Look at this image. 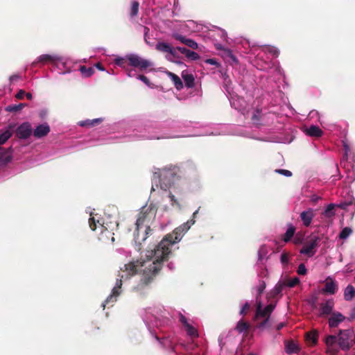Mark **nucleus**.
I'll list each match as a JSON object with an SVG mask.
<instances>
[{
    "mask_svg": "<svg viewBox=\"0 0 355 355\" xmlns=\"http://www.w3.org/2000/svg\"><path fill=\"white\" fill-rule=\"evenodd\" d=\"M343 148L345 150V157L348 159V153L350 152V148L346 141H343Z\"/></svg>",
    "mask_w": 355,
    "mask_h": 355,
    "instance_id": "54",
    "label": "nucleus"
},
{
    "mask_svg": "<svg viewBox=\"0 0 355 355\" xmlns=\"http://www.w3.org/2000/svg\"><path fill=\"white\" fill-rule=\"evenodd\" d=\"M227 33L224 31H221V37L225 40L227 39Z\"/></svg>",
    "mask_w": 355,
    "mask_h": 355,
    "instance_id": "62",
    "label": "nucleus"
},
{
    "mask_svg": "<svg viewBox=\"0 0 355 355\" xmlns=\"http://www.w3.org/2000/svg\"><path fill=\"white\" fill-rule=\"evenodd\" d=\"M12 135V132L7 129L0 131V144H4Z\"/></svg>",
    "mask_w": 355,
    "mask_h": 355,
    "instance_id": "31",
    "label": "nucleus"
},
{
    "mask_svg": "<svg viewBox=\"0 0 355 355\" xmlns=\"http://www.w3.org/2000/svg\"><path fill=\"white\" fill-rule=\"evenodd\" d=\"M205 63L209 64H211V65H215L216 67H219L220 66V64L217 62V60L216 59H214V58L207 59L205 60Z\"/></svg>",
    "mask_w": 355,
    "mask_h": 355,
    "instance_id": "55",
    "label": "nucleus"
},
{
    "mask_svg": "<svg viewBox=\"0 0 355 355\" xmlns=\"http://www.w3.org/2000/svg\"><path fill=\"white\" fill-rule=\"evenodd\" d=\"M344 296L346 300H351L355 296V288L351 285L347 286Z\"/></svg>",
    "mask_w": 355,
    "mask_h": 355,
    "instance_id": "29",
    "label": "nucleus"
},
{
    "mask_svg": "<svg viewBox=\"0 0 355 355\" xmlns=\"http://www.w3.org/2000/svg\"><path fill=\"white\" fill-rule=\"evenodd\" d=\"M223 56L227 58H230L234 63H237L238 60L236 56L233 54L232 50L228 48L224 49L223 51Z\"/></svg>",
    "mask_w": 355,
    "mask_h": 355,
    "instance_id": "32",
    "label": "nucleus"
},
{
    "mask_svg": "<svg viewBox=\"0 0 355 355\" xmlns=\"http://www.w3.org/2000/svg\"><path fill=\"white\" fill-rule=\"evenodd\" d=\"M155 48L159 51L166 53L165 57L167 60L179 64H182L177 49L172 46L171 44L166 42H158Z\"/></svg>",
    "mask_w": 355,
    "mask_h": 355,
    "instance_id": "6",
    "label": "nucleus"
},
{
    "mask_svg": "<svg viewBox=\"0 0 355 355\" xmlns=\"http://www.w3.org/2000/svg\"><path fill=\"white\" fill-rule=\"evenodd\" d=\"M185 44L193 49H197L198 48V43L191 39H187Z\"/></svg>",
    "mask_w": 355,
    "mask_h": 355,
    "instance_id": "44",
    "label": "nucleus"
},
{
    "mask_svg": "<svg viewBox=\"0 0 355 355\" xmlns=\"http://www.w3.org/2000/svg\"><path fill=\"white\" fill-rule=\"evenodd\" d=\"M225 127L223 125H216L213 128H205L202 131H200L198 132L194 133V134H189L186 135H173V134H169L166 133L164 136H156V135H146V133H143L140 135H137V133L132 135L133 137L137 138H145V139H164V138H175V137H188V136H204V135H220L222 134H225V131L223 129ZM130 136H132V135H130Z\"/></svg>",
    "mask_w": 355,
    "mask_h": 355,
    "instance_id": "3",
    "label": "nucleus"
},
{
    "mask_svg": "<svg viewBox=\"0 0 355 355\" xmlns=\"http://www.w3.org/2000/svg\"><path fill=\"white\" fill-rule=\"evenodd\" d=\"M268 248L265 245H262L260 247L259 251H258V258L259 260H262L268 254Z\"/></svg>",
    "mask_w": 355,
    "mask_h": 355,
    "instance_id": "37",
    "label": "nucleus"
},
{
    "mask_svg": "<svg viewBox=\"0 0 355 355\" xmlns=\"http://www.w3.org/2000/svg\"><path fill=\"white\" fill-rule=\"evenodd\" d=\"M345 320V317L338 312L333 313L329 319V325L330 327L334 328L338 326Z\"/></svg>",
    "mask_w": 355,
    "mask_h": 355,
    "instance_id": "20",
    "label": "nucleus"
},
{
    "mask_svg": "<svg viewBox=\"0 0 355 355\" xmlns=\"http://www.w3.org/2000/svg\"><path fill=\"white\" fill-rule=\"evenodd\" d=\"M295 232V228L292 225H290L288 227V229L284 236V241L285 242H288L291 238L294 236Z\"/></svg>",
    "mask_w": 355,
    "mask_h": 355,
    "instance_id": "30",
    "label": "nucleus"
},
{
    "mask_svg": "<svg viewBox=\"0 0 355 355\" xmlns=\"http://www.w3.org/2000/svg\"><path fill=\"white\" fill-rule=\"evenodd\" d=\"M12 158V150L10 148L0 147V166L8 163Z\"/></svg>",
    "mask_w": 355,
    "mask_h": 355,
    "instance_id": "18",
    "label": "nucleus"
},
{
    "mask_svg": "<svg viewBox=\"0 0 355 355\" xmlns=\"http://www.w3.org/2000/svg\"><path fill=\"white\" fill-rule=\"evenodd\" d=\"M25 96V92L22 89H20L17 94L15 95V97L18 99H22L24 96Z\"/></svg>",
    "mask_w": 355,
    "mask_h": 355,
    "instance_id": "56",
    "label": "nucleus"
},
{
    "mask_svg": "<svg viewBox=\"0 0 355 355\" xmlns=\"http://www.w3.org/2000/svg\"><path fill=\"white\" fill-rule=\"evenodd\" d=\"M182 77L187 87L191 88L194 86V77L191 73H189L187 71H183Z\"/></svg>",
    "mask_w": 355,
    "mask_h": 355,
    "instance_id": "25",
    "label": "nucleus"
},
{
    "mask_svg": "<svg viewBox=\"0 0 355 355\" xmlns=\"http://www.w3.org/2000/svg\"><path fill=\"white\" fill-rule=\"evenodd\" d=\"M319 241L320 239L318 236H312L309 241L304 243L300 252L301 254H306L309 257H313L315 253V248L318 245Z\"/></svg>",
    "mask_w": 355,
    "mask_h": 355,
    "instance_id": "10",
    "label": "nucleus"
},
{
    "mask_svg": "<svg viewBox=\"0 0 355 355\" xmlns=\"http://www.w3.org/2000/svg\"><path fill=\"white\" fill-rule=\"evenodd\" d=\"M334 307V302L333 300H328L320 304V315H327L331 313Z\"/></svg>",
    "mask_w": 355,
    "mask_h": 355,
    "instance_id": "17",
    "label": "nucleus"
},
{
    "mask_svg": "<svg viewBox=\"0 0 355 355\" xmlns=\"http://www.w3.org/2000/svg\"><path fill=\"white\" fill-rule=\"evenodd\" d=\"M302 242V236L301 235H296L294 239V243L295 244L301 243Z\"/></svg>",
    "mask_w": 355,
    "mask_h": 355,
    "instance_id": "59",
    "label": "nucleus"
},
{
    "mask_svg": "<svg viewBox=\"0 0 355 355\" xmlns=\"http://www.w3.org/2000/svg\"><path fill=\"white\" fill-rule=\"evenodd\" d=\"M265 288V283L263 282H259V284L257 288L258 295H260L264 291Z\"/></svg>",
    "mask_w": 355,
    "mask_h": 355,
    "instance_id": "53",
    "label": "nucleus"
},
{
    "mask_svg": "<svg viewBox=\"0 0 355 355\" xmlns=\"http://www.w3.org/2000/svg\"><path fill=\"white\" fill-rule=\"evenodd\" d=\"M256 303H257V310L255 314V319H259V318H266L265 320L261 322L257 327L259 329L264 328L269 322V317L271 313L275 309V305L272 304H270L267 305L266 307L263 308L262 303L259 299L258 297H256Z\"/></svg>",
    "mask_w": 355,
    "mask_h": 355,
    "instance_id": "4",
    "label": "nucleus"
},
{
    "mask_svg": "<svg viewBox=\"0 0 355 355\" xmlns=\"http://www.w3.org/2000/svg\"><path fill=\"white\" fill-rule=\"evenodd\" d=\"M180 321L184 325L187 334L191 337H198V333L195 327L190 324L187 318L182 313L180 314Z\"/></svg>",
    "mask_w": 355,
    "mask_h": 355,
    "instance_id": "13",
    "label": "nucleus"
},
{
    "mask_svg": "<svg viewBox=\"0 0 355 355\" xmlns=\"http://www.w3.org/2000/svg\"><path fill=\"white\" fill-rule=\"evenodd\" d=\"M50 131V128L46 123L38 125L34 130L33 135L37 138H41L46 135Z\"/></svg>",
    "mask_w": 355,
    "mask_h": 355,
    "instance_id": "22",
    "label": "nucleus"
},
{
    "mask_svg": "<svg viewBox=\"0 0 355 355\" xmlns=\"http://www.w3.org/2000/svg\"><path fill=\"white\" fill-rule=\"evenodd\" d=\"M37 63L45 64L47 63H52L59 68V64H62L64 67L67 63V59L55 54H43L40 55L34 62H32V66H35Z\"/></svg>",
    "mask_w": 355,
    "mask_h": 355,
    "instance_id": "7",
    "label": "nucleus"
},
{
    "mask_svg": "<svg viewBox=\"0 0 355 355\" xmlns=\"http://www.w3.org/2000/svg\"><path fill=\"white\" fill-rule=\"evenodd\" d=\"M260 50L264 53H268L274 57H277L279 53V50L276 47L272 46H263Z\"/></svg>",
    "mask_w": 355,
    "mask_h": 355,
    "instance_id": "28",
    "label": "nucleus"
},
{
    "mask_svg": "<svg viewBox=\"0 0 355 355\" xmlns=\"http://www.w3.org/2000/svg\"><path fill=\"white\" fill-rule=\"evenodd\" d=\"M19 78V76H17V75H13V76H11L10 77V81H14V80H17Z\"/></svg>",
    "mask_w": 355,
    "mask_h": 355,
    "instance_id": "64",
    "label": "nucleus"
},
{
    "mask_svg": "<svg viewBox=\"0 0 355 355\" xmlns=\"http://www.w3.org/2000/svg\"><path fill=\"white\" fill-rule=\"evenodd\" d=\"M299 283H300L299 278L295 277L293 279L288 280L286 283V286L290 288H292V287H294L295 286H296L297 284H298Z\"/></svg>",
    "mask_w": 355,
    "mask_h": 355,
    "instance_id": "43",
    "label": "nucleus"
},
{
    "mask_svg": "<svg viewBox=\"0 0 355 355\" xmlns=\"http://www.w3.org/2000/svg\"><path fill=\"white\" fill-rule=\"evenodd\" d=\"M304 132L306 135L313 137H320L323 135V131L318 126L314 125L305 128Z\"/></svg>",
    "mask_w": 355,
    "mask_h": 355,
    "instance_id": "21",
    "label": "nucleus"
},
{
    "mask_svg": "<svg viewBox=\"0 0 355 355\" xmlns=\"http://www.w3.org/2000/svg\"><path fill=\"white\" fill-rule=\"evenodd\" d=\"M352 205V202H350L349 203H347V202H342V203H340V204L338 205L337 206H338V207H340V208H342V209H347V207H348L349 205Z\"/></svg>",
    "mask_w": 355,
    "mask_h": 355,
    "instance_id": "58",
    "label": "nucleus"
},
{
    "mask_svg": "<svg viewBox=\"0 0 355 355\" xmlns=\"http://www.w3.org/2000/svg\"><path fill=\"white\" fill-rule=\"evenodd\" d=\"M164 200L168 202L172 207H177L179 209H182L180 200L171 191L166 193Z\"/></svg>",
    "mask_w": 355,
    "mask_h": 355,
    "instance_id": "23",
    "label": "nucleus"
},
{
    "mask_svg": "<svg viewBox=\"0 0 355 355\" xmlns=\"http://www.w3.org/2000/svg\"><path fill=\"white\" fill-rule=\"evenodd\" d=\"M167 76L171 78V80L173 81L175 88L178 90H180L183 87V83L180 77L175 73L166 71Z\"/></svg>",
    "mask_w": 355,
    "mask_h": 355,
    "instance_id": "24",
    "label": "nucleus"
},
{
    "mask_svg": "<svg viewBox=\"0 0 355 355\" xmlns=\"http://www.w3.org/2000/svg\"><path fill=\"white\" fill-rule=\"evenodd\" d=\"M355 339L354 331L352 329L340 330L338 340L340 349L347 351L353 345Z\"/></svg>",
    "mask_w": 355,
    "mask_h": 355,
    "instance_id": "8",
    "label": "nucleus"
},
{
    "mask_svg": "<svg viewBox=\"0 0 355 355\" xmlns=\"http://www.w3.org/2000/svg\"><path fill=\"white\" fill-rule=\"evenodd\" d=\"M16 133L21 139L28 138L32 133L31 124L28 122L23 123L17 128Z\"/></svg>",
    "mask_w": 355,
    "mask_h": 355,
    "instance_id": "14",
    "label": "nucleus"
},
{
    "mask_svg": "<svg viewBox=\"0 0 355 355\" xmlns=\"http://www.w3.org/2000/svg\"><path fill=\"white\" fill-rule=\"evenodd\" d=\"M195 223L193 218L184 223L174 230L173 234H167L156 246L154 250L148 251L144 257H141L137 261H131L125 263L120 268L116 285L112 288V293L107 297L103 304V308L106 304L116 301L117 297L120 295L121 287L123 282L130 279L133 275L139 273L141 275V283L143 285L150 284L153 278L157 275L162 267L163 262L167 259L171 253V247L180 242L183 235Z\"/></svg>",
    "mask_w": 355,
    "mask_h": 355,
    "instance_id": "1",
    "label": "nucleus"
},
{
    "mask_svg": "<svg viewBox=\"0 0 355 355\" xmlns=\"http://www.w3.org/2000/svg\"><path fill=\"white\" fill-rule=\"evenodd\" d=\"M306 338L309 340L311 341L313 344H315L317 342V334L315 333L307 334Z\"/></svg>",
    "mask_w": 355,
    "mask_h": 355,
    "instance_id": "48",
    "label": "nucleus"
},
{
    "mask_svg": "<svg viewBox=\"0 0 355 355\" xmlns=\"http://www.w3.org/2000/svg\"><path fill=\"white\" fill-rule=\"evenodd\" d=\"M26 105L24 103H19L17 105H10L6 107V110L8 112H17L21 110Z\"/></svg>",
    "mask_w": 355,
    "mask_h": 355,
    "instance_id": "35",
    "label": "nucleus"
},
{
    "mask_svg": "<svg viewBox=\"0 0 355 355\" xmlns=\"http://www.w3.org/2000/svg\"><path fill=\"white\" fill-rule=\"evenodd\" d=\"M318 112L317 111L313 110V111L310 112L309 116L313 117L314 116L318 115Z\"/></svg>",
    "mask_w": 355,
    "mask_h": 355,
    "instance_id": "63",
    "label": "nucleus"
},
{
    "mask_svg": "<svg viewBox=\"0 0 355 355\" xmlns=\"http://www.w3.org/2000/svg\"><path fill=\"white\" fill-rule=\"evenodd\" d=\"M250 309V304L248 302H245L243 306L241 307V309L240 311V314L241 315H245L246 313V312L248 311V309Z\"/></svg>",
    "mask_w": 355,
    "mask_h": 355,
    "instance_id": "52",
    "label": "nucleus"
},
{
    "mask_svg": "<svg viewBox=\"0 0 355 355\" xmlns=\"http://www.w3.org/2000/svg\"><path fill=\"white\" fill-rule=\"evenodd\" d=\"M352 230L350 227H346L342 230L339 234V238L343 240L347 239L352 234Z\"/></svg>",
    "mask_w": 355,
    "mask_h": 355,
    "instance_id": "33",
    "label": "nucleus"
},
{
    "mask_svg": "<svg viewBox=\"0 0 355 355\" xmlns=\"http://www.w3.org/2000/svg\"><path fill=\"white\" fill-rule=\"evenodd\" d=\"M80 72L82 73V74L85 76V77H89L91 76L93 73H94V70L92 68L89 67V68H87L85 66H81L80 67Z\"/></svg>",
    "mask_w": 355,
    "mask_h": 355,
    "instance_id": "36",
    "label": "nucleus"
},
{
    "mask_svg": "<svg viewBox=\"0 0 355 355\" xmlns=\"http://www.w3.org/2000/svg\"><path fill=\"white\" fill-rule=\"evenodd\" d=\"M261 111L259 110H254L253 115L252 116V120L253 121V123L255 124H258V121L259 120V118L261 117Z\"/></svg>",
    "mask_w": 355,
    "mask_h": 355,
    "instance_id": "41",
    "label": "nucleus"
},
{
    "mask_svg": "<svg viewBox=\"0 0 355 355\" xmlns=\"http://www.w3.org/2000/svg\"><path fill=\"white\" fill-rule=\"evenodd\" d=\"M227 92L228 93L230 102L232 106L234 107L236 110H241L243 107V103H244L243 99L239 97L237 95L232 94L227 89Z\"/></svg>",
    "mask_w": 355,
    "mask_h": 355,
    "instance_id": "19",
    "label": "nucleus"
},
{
    "mask_svg": "<svg viewBox=\"0 0 355 355\" xmlns=\"http://www.w3.org/2000/svg\"><path fill=\"white\" fill-rule=\"evenodd\" d=\"M115 64L125 69V58L122 57H117L115 58Z\"/></svg>",
    "mask_w": 355,
    "mask_h": 355,
    "instance_id": "42",
    "label": "nucleus"
},
{
    "mask_svg": "<svg viewBox=\"0 0 355 355\" xmlns=\"http://www.w3.org/2000/svg\"><path fill=\"white\" fill-rule=\"evenodd\" d=\"M189 59H191V60H197L200 58V55L195 51L188 50L187 52V54L185 55Z\"/></svg>",
    "mask_w": 355,
    "mask_h": 355,
    "instance_id": "40",
    "label": "nucleus"
},
{
    "mask_svg": "<svg viewBox=\"0 0 355 355\" xmlns=\"http://www.w3.org/2000/svg\"><path fill=\"white\" fill-rule=\"evenodd\" d=\"M144 322H145L150 333L154 336L157 340H159L155 328L159 329L162 326L163 322L161 321L157 316L153 313V311L149 309L146 311V313L143 316Z\"/></svg>",
    "mask_w": 355,
    "mask_h": 355,
    "instance_id": "5",
    "label": "nucleus"
},
{
    "mask_svg": "<svg viewBox=\"0 0 355 355\" xmlns=\"http://www.w3.org/2000/svg\"><path fill=\"white\" fill-rule=\"evenodd\" d=\"M139 3L137 1H133L132 3L131 9H130V16L135 17L138 14L139 12Z\"/></svg>",
    "mask_w": 355,
    "mask_h": 355,
    "instance_id": "38",
    "label": "nucleus"
},
{
    "mask_svg": "<svg viewBox=\"0 0 355 355\" xmlns=\"http://www.w3.org/2000/svg\"><path fill=\"white\" fill-rule=\"evenodd\" d=\"M154 176L153 179H158L160 181H162L164 179H166L168 178H170L174 175V172L168 170L166 168H155V171L153 172Z\"/></svg>",
    "mask_w": 355,
    "mask_h": 355,
    "instance_id": "15",
    "label": "nucleus"
},
{
    "mask_svg": "<svg viewBox=\"0 0 355 355\" xmlns=\"http://www.w3.org/2000/svg\"><path fill=\"white\" fill-rule=\"evenodd\" d=\"M297 272L300 275H306L307 270H306L305 265L304 263H300L298 266Z\"/></svg>",
    "mask_w": 355,
    "mask_h": 355,
    "instance_id": "45",
    "label": "nucleus"
},
{
    "mask_svg": "<svg viewBox=\"0 0 355 355\" xmlns=\"http://www.w3.org/2000/svg\"><path fill=\"white\" fill-rule=\"evenodd\" d=\"M90 216L91 217L89 219V225L92 230H94L98 227H100L101 229L105 228V230H107V228H112V227L107 223L102 222L97 214L94 215L92 213H90Z\"/></svg>",
    "mask_w": 355,
    "mask_h": 355,
    "instance_id": "12",
    "label": "nucleus"
},
{
    "mask_svg": "<svg viewBox=\"0 0 355 355\" xmlns=\"http://www.w3.org/2000/svg\"><path fill=\"white\" fill-rule=\"evenodd\" d=\"M275 171L286 177H291L292 175L291 171L286 169H276Z\"/></svg>",
    "mask_w": 355,
    "mask_h": 355,
    "instance_id": "46",
    "label": "nucleus"
},
{
    "mask_svg": "<svg viewBox=\"0 0 355 355\" xmlns=\"http://www.w3.org/2000/svg\"><path fill=\"white\" fill-rule=\"evenodd\" d=\"M315 216L314 210L313 209H307L305 211H303L300 214V218L302 221V223L304 226L309 227Z\"/></svg>",
    "mask_w": 355,
    "mask_h": 355,
    "instance_id": "16",
    "label": "nucleus"
},
{
    "mask_svg": "<svg viewBox=\"0 0 355 355\" xmlns=\"http://www.w3.org/2000/svg\"><path fill=\"white\" fill-rule=\"evenodd\" d=\"M125 58L129 61L132 67L139 68V69H146L153 65L152 62L148 60L144 59L137 54L130 53L126 55Z\"/></svg>",
    "mask_w": 355,
    "mask_h": 355,
    "instance_id": "9",
    "label": "nucleus"
},
{
    "mask_svg": "<svg viewBox=\"0 0 355 355\" xmlns=\"http://www.w3.org/2000/svg\"><path fill=\"white\" fill-rule=\"evenodd\" d=\"M297 346L294 343H290L286 345V352L288 353H293L297 351Z\"/></svg>",
    "mask_w": 355,
    "mask_h": 355,
    "instance_id": "47",
    "label": "nucleus"
},
{
    "mask_svg": "<svg viewBox=\"0 0 355 355\" xmlns=\"http://www.w3.org/2000/svg\"><path fill=\"white\" fill-rule=\"evenodd\" d=\"M326 345V353L329 355H336L339 352L338 337L330 335L326 337L324 340Z\"/></svg>",
    "mask_w": 355,
    "mask_h": 355,
    "instance_id": "11",
    "label": "nucleus"
},
{
    "mask_svg": "<svg viewBox=\"0 0 355 355\" xmlns=\"http://www.w3.org/2000/svg\"><path fill=\"white\" fill-rule=\"evenodd\" d=\"M102 121H103L102 118H97V119H92V120L87 119V120H84V121H81L78 122V125L82 127H84V126L92 127L97 124H99Z\"/></svg>",
    "mask_w": 355,
    "mask_h": 355,
    "instance_id": "26",
    "label": "nucleus"
},
{
    "mask_svg": "<svg viewBox=\"0 0 355 355\" xmlns=\"http://www.w3.org/2000/svg\"><path fill=\"white\" fill-rule=\"evenodd\" d=\"M349 319L353 320L355 319V306L352 309L351 313L349 315Z\"/></svg>",
    "mask_w": 355,
    "mask_h": 355,
    "instance_id": "61",
    "label": "nucleus"
},
{
    "mask_svg": "<svg viewBox=\"0 0 355 355\" xmlns=\"http://www.w3.org/2000/svg\"><path fill=\"white\" fill-rule=\"evenodd\" d=\"M137 79H139L141 81H142L148 87H151V84H150L149 80L145 76H144V75H139L137 76Z\"/></svg>",
    "mask_w": 355,
    "mask_h": 355,
    "instance_id": "49",
    "label": "nucleus"
},
{
    "mask_svg": "<svg viewBox=\"0 0 355 355\" xmlns=\"http://www.w3.org/2000/svg\"><path fill=\"white\" fill-rule=\"evenodd\" d=\"M215 47H216V49L217 50H220V51H224V49H226L222 44H220L219 43L215 44Z\"/></svg>",
    "mask_w": 355,
    "mask_h": 355,
    "instance_id": "60",
    "label": "nucleus"
},
{
    "mask_svg": "<svg viewBox=\"0 0 355 355\" xmlns=\"http://www.w3.org/2000/svg\"><path fill=\"white\" fill-rule=\"evenodd\" d=\"M157 215L159 219H161L163 216V215L157 214L155 205H150L142 207L136 222V231L135 232L136 242L141 243L147 239L151 230L150 223Z\"/></svg>",
    "mask_w": 355,
    "mask_h": 355,
    "instance_id": "2",
    "label": "nucleus"
},
{
    "mask_svg": "<svg viewBox=\"0 0 355 355\" xmlns=\"http://www.w3.org/2000/svg\"><path fill=\"white\" fill-rule=\"evenodd\" d=\"M175 49H177V51H180L181 53L184 54L185 55L187 54V52L189 50L184 47H181V46L176 47Z\"/></svg>",
    "mask_w": 355,
    "mask_h": 355,
    "instance_id": "57",
    "label": "nucleus"
},
{
    "mask_svg": "<svg viewBox=\"0 0 355 355\" xmlns=\"http://www.w3.org/2000/svg\"><path fill=\"white\" fill-rule=\"evenodd\" d=\"M280 260L282 264H287L288 263V254L286 252L282 253Z\"/></svg>",
    "mask_w": 355,
    "mask_h": 355,
    "instance_id": "50",
    "label": "nucleus"
},
{
    "mask_svg": "<svg viewBox=\"0 0 355 355\" xmlns=\"http://www.w3.org/2000/svg\"><path fill=\"white\" fill-rule=\"evenodd\" d=\"M322 291L324 293L334 294L336 291V284L333 281L327 282Z\"/></svg>",
    "mask_w": 355,
    "mask_h": 355,
    "instance_id": "27",
    "label": "nucleus"
},
{
    "mask_svg": "<svg viewBox=\"0 0 355 355\" xmlns=\"http://www.w3.org/2000/svg\"><path fill=\"white\" fill-rule=\"evenodd\" d=\"M173 37L184 44H186V41L187 40V38H186L184 36L178 34V33L174 34Z\"/></svg>",
    "mask_w": 355,
    "mask_h": 355,
    "instance_id": "51",
    "label": "nucleus"
},
{
    "mask_svg": "<svg viewBox=\"0 0 355 355\" xmlns=\"http://www.w3.org/2000/svg\"><path fill=\"white\" fill-rule=\"evenodd\" d=\"M336 206V205L335 204L328 205V206L326 207V209L324 210V215L328 217H330V216L334 215V208Z\"/></svg>",
    "mask_w": 355,
    "mask_h": 355,
    "instance_id": "39",
    "label": "nucleus"
},
{
    "mask_svg": "<svg viewBox=\"0 0 355 355\" xmlns=\"http://www.w3.org/2000/svg\"><path fill=\"white\" fill-rule=\"evenodd\" d=\"M249 327H250L249 324L241 320L237 323L236 329L238 331V332L243 333V332H245V331H247L249 329Z\"/></svg>",
    "mask_w": 355,
    "mask_h": 355,
    "instance_id": "34",
    "label": "nucleus"
}]
</instances>
